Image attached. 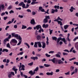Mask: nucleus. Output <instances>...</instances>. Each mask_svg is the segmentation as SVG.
Here are the masks:
<instances>
[{
  "instance_id": "obj_1",
  "label": "nucleus",
  "mask_w": 78,
  "mask_h": 78,
  "mask_svg": "<svg viewBox=\"0 0 78 78\" xmlns=\"http://www.w3.org/2000/svg\"><path fill=\"white\" fill-rule=\"evenodd\" d=\"M54 7V8L56 9H52L51 10V13H52V14H54L55 13V12H58V10L57 9H59V6L55 5Z\"/></svg>"
},
{
  "instance_id": "obj_2",
  "label": "nucleus",
  "mask_w": 78,
  "mask_h": 78,
  "mask_svg": "<svg viewBox=\"0 0 78 78\" xmlns=\"http://www.w3.org/2000/svg\"><path fill=\"white\" fill-rule=\"evenodd\" d=\"M59 20H61V21H62V20H63L62 19H61L60 17H59V16H58L57 19L54 20V22H57L58 24H60L61 26H62V22H61V21H59Z\"/></svg>"
},
{
  "instance_id": "obj_3",
  "label": "nucleus",
  "mask_w": 78,
  "mask_h": 78,
  "mask_svg": "<svg viewBox=\"0 0 78 78\" xmlns=\"http://www.w3.org/2000/svg\"><path fill=\"white\" fill-rule=\"evenodd\" d=\"M10 43L11 45H12L13 46H15L17 43V41L15 39H13L11 40Z\"/></svg>"
},
{
  "instance_id": "obj_4",
  "label": "nucleus",
  "mask_w": 78,
  "mask_h": 78,
  "mask_svg": "<svg viewBox=\"0 0 78 78\" xmlns=\"http://www.w3.org/2000/svg\"><path fill=\"white\" fill-rule=\"evenodd\" d=\"M20 66L19 68V71H20V70H23L24 71L25 70V65L23 64L22 65L21 63H20Z\"/></svg>"
},
{
  "instance_id": "obj_5",
  "label": "nucleus",
  "mask_w": 78,
  "mask_h": 78,
  "mask_svg": "<svg viewBox=\"0 0 78 78\" xmlns=\"http://www.w3.org/2000/svg\"><path fill=\"white\" fill-rule=\"evenodd\" d=\"M12 37H17V39H19V35L18 34H15V33H13L11 34Z\"/></svg>"
},
{
  "instance_id": "obj_6",
  "label": "nucleus",
  "mask_w": 78,
  "mask_h": 78,
  "mask_svg": "<svg viewBox=\"0 0 78 78\" xmlns=\"http://www.w3.org/2000/svg\"><path fill=\"white\" fill-rule=\"evenodd\" d=\"M19 6H21L22 5V7L23 8H25L26 9V6H25L26 5L23 2H22L20 3L19 5Z\"/></svg>"
},
{
  "instance_id": "obj_7",
  "label": "nucleus",
  "mask_w": 78,
  "mask_h": 78,
  "mask_svg": "<svg viewBox=\"0 0 78 78\" xmlns=\"http://www.w3.org/2000/svg\"><path fill=\"white\" fill-rule=\"evenodd\" d=\"M39 28L40 29H41V26L40 25H38L37 26H36V27H34V29L35 30H36V29H37V30H39Z\"/></svg>"
},
{
  "instance_id": "obj_8",
  "label": "nucleus",
  "mask_w": 78,
  "mask_h": 78,
  "mask_svg": "<svg viewBox=\"0 0 78 78\" xmlns=\"http://www.w3.org/2000/svg\"><path fill=\"white\" fill-rule=\"evenodd\" d=\"M19 42L17 44V45H20V44L22 43V38L21 37H20V35H19Z\"/></svg>"
},
{
  "instance_id": "obj_9",
  "label": "nucleus",
  "mask_w": 78,
  "mask_h": 78,
  "mask_svg": "<svg viewBox=\"0 0 78 78\" xmlns=\"http://www.w3.org/2000/svg\"><path fill=\"white\" fill-rule=\"evenodd\" d=\"M73 48H74L73 47H72V48L69 51V50H67V49H65V50H64L63 51H65L66 52H68V53H69V52H72V50H73Z\"/></svg>"
},
{
  "instance_id": "obj_10",
  "label": "nucleus",
  "mask_w": 78,
  "mask_h": 78,
  "mask_svg": "<svg viewBox=\"0 0 78 78\" xmlns=\"http://www.w3.org/2000/svg\"><path fill=\"white\" fill-rule=\"evenodd\" d=\"M30 23L31 24H32V25H35L36 23L35 22V21L34 20L32 19L30 21Z\"/></svg>"
},
{
  "instance_id": "obj_11",
  "label": "nucleus",
  "mask_w": 78,
  "mask_h": 78,
  "mask_svg": "<svg viewBox=\"0 0 78 78\" xmlns=\"http://www.w3.org/2000/svg\"><path fill=\"white\" fill-rule=\"evenodd\" d=\"M29 73L30 74L31 76H32V75H34L36 73V72H33V71L31 70L29 72Z\"/></svg>"
},
{
  "instance_id": "obj_12",
  "label": "nucleus",
  "mask_w": 78,
  "mask_h": 78,
  "mask_svg": "<svg viewBox=\"0 0 78 78\" xmlns=\"http://www.w3.org/2000/svg\"><path fill=\"white\" fill-rule=\"evenodd\" d=\"M16 66H13V68H12V70H14V71L15 72V74H16V73H17V71L18 70V69H16Z\"/></svg>"
},
{
  "instance_id": "obj_13",
  "label": "nucleus",
  "mask_w": 78,
  "mask_h": 78,
  "mask_svg": "<svg viewBox=\"0 0 78 78\" xmlns=\"http://www.w3.org/2000/svg\"><path fill=\"white\" fill-rule=\"evenodd\" d=\"M62 38L61 37H59L57 38V44H59V41H62Z\"/></svg>"
},
{
  "instance_id": "obj_14",
  "label": "nucleus",
  "mask_w": 78,
  "mask_h": 78,
  "mask_svg": "<svg viewBox=\"0 0 78 78\" xmlns=\"http://www.w3.org/2000/svg\"><path fill=\"white\" fill-rule=\"evenodd\" d=\"M30 58L31 59H33L34 61H35V60H37V59H38V57L37 56L35 57H30Z\"/></svg>"
},
{
  "instance_id": "obj_15",
  "label": "nucleus",
  "mask_w": 78,
  "mask_h": 78,
  "mask_svg": "<svg viewBox=\"0 0 78 78\" xmlns=\"http://www.w3.org/2000/svg\"><path fill=\"white\" fill-rule=\"evenodd\" d=\"M42 7L41 6H40L39 8V10H40L41 12H45V10L44 9H42Z\"/></svg>"
},
{
  "instance_id": "obj_16",
  "label": "nucleus",
  "mask_w": 78,
  "mask_h": 78,
  "mask_svg": "<svg viewBox=\"0 0 78 78\" xmlns=\"http://www.w3.org/2000/svg\"><path fill=\"white\" fill-rule=\"evenodd\" d=\"M75 8H73V7L71 6V8L69 9V10L70 11V12H72L73 11V10H75Z\"/></svg>"
},
{
  "instance_id": "obj_17",
  "label": "nucleus",
  "mask_w": 78,
  "mask_h": 78,
  "mask_svg": "<svg viewBox=\"0 0 78 78\" xmlns=\"http://www.w3.org/2000/svg\"><path fill=\"white\" fill-rule=\"evenodd\" d=\"M37 43L38 47H42V44H41V41H37Z\"/></svg>"
},
{
  "instance_id": "obj_18",
  "label": "nucleus",
  "mask_w": 78,
  "mask_h": 78,
  "mask_svg": "<svg viewBox=\"0 0 78 78\" xmlns=\"http://www.w3.org/2000/svg\"><path fill=\"white\" fill-rule=\"evenodd\" d=\"M42 27L43 28H48V24L45 25V24H44L42 25Z\"/></svg>"
},
{
  "instance_id": "obj_19",
  "label": "nucleus",
  "mask_w": 78,
  "mask_h": 78,
  "mask_svg": "<svg viewBox=\"0 0 78 78\" xmlns=\"http://www.w3.org/2000/svg\"><path fill=\"white\" fill-rule=\"evenodd\" d=\"M46 75H51V76H52L53 75V72H51V73H46Z\"/></svg>"
},
{
  "instance_id": "obj_20",
  "label": "nucleus",
  "mask_w": 78,
  "mask_h": 78,
  "mask_svg": "<svg viewBox=\"0 0 78 78\" xmlns=\"http://www.w3.org/2000/svg\"><path fill=\"white\" fill-rule=\"evenodd\" d=\"M42 48H45V47H46V44L45 42H42Z\"/></svg>"
},
{
  "instance_id": "obj_21",
  "label": "nucleus",
  "mask_w": 78,
  "mask_h": 78,
  "mask_svg": "<svg viewBox=\"0 0 78 78\" xmlns=\"http://www.w3.org/2000/svg\"><path fill=\"white\" fill-rule=\"evenodd\" d=\"M7 41H9V39L8 38H5L4 40L3 43L4 44H6V43Z\"/></svg>"
},
{
  "instance_id": "obj_22",
  "label": "nucleus",
  "mask_w": 78,
  "mask_h": 78,
  "mask_svg": "<svg viewBox=\"0 0 78 78\" xmlns=\"http://www.w3.org/2000/svg\"><path fill=\"white\" fill-rule=\"evenodd\" d=\"M43 23H48V19L46 18H44L43 20Z\"/></svg>"
},
{
  "instance_id": "obj_23",
  "label": "nucleus",
  "mask_w": 78,
  "mask_h": 78,
  "mask_svg": "<svg viewBox=\"0 0 78 78\" xmlns=\"http://www.w3.org/2000/svg\"><path fill=\"white\" fill-rule=\"evenodd\" d=\"M58 64H63V63H64V62L61 61V59L59 60L58 61Z\"/></svg>"
},
{
  "instance_id": "obj_24",
  "label": "nucleus",
  "mask_w": 78,
  "mask_h": 78,
  "mask_svg": "<svg viewBox=\"0 0 78 78\" xmlns=\"http://www.w3.org/2000/svg\"><path fill=\"white\" fill-rule=\"evenodd\" d=\"M39 70V67L38 66L36 67V68L33 71V72H37Z\"/></svg>"
},
{
  "instance_id": "obj_25",
  "label": "nucleus",
  "mask_w": 78,
  "mask_h": 78,
  "mask_svg": "<svg viewBox=\"0 0 78 78\" xmlns=\"http://www.w3.org/2000/svg\"><path fill=\"white\" fill-rule=\"evenodd\" d=\"M62 41H63V42L65 43V44H67V41H66V39H65V38H62Z\"/></svg>"
},
{
  "instance_id": "obj_26",
  "label": "nucleus",
  "mask_w": 78,
  "mask_h": 78,
  "mask_svg": "<svg viewBox=\"0 0 78 78\" xmlns=\"http://www.w3.org/2000/svg\"><path fill=\"white\" fill-rule=\"evenodd\" d=\"M69 26L68 25H64V28L65 30H67V29L68 28Z\"/></svg>"
},
{
  "instance_id": "obj_27",
  "label": "nucleus",
  "mask_w": 78,
  "mask_h": 78,
  "mask_svg": "<svg viewBox=\"0 0 78 78\" xmlns=\"http://www.w3.org/2000/svg\"><path fill=\"white\" fill-rule=\"evenodd\" d=\"M1 8H2V9L3 10L4 9V8H5V6H4V5H0Z\"/></svg>"
},
{
  "instance_id": "obj_28",
  "label": "nucleus",
  "mask_w": 78,
  "mask_h": 78,
  "mask_svg": "<svg viewBox=\"0 0 78 78\" xmlns=\"http://www.w3.org/2000/svg\"><path fill=\"white\" fill-rule=\"evenodd\" d=\"M37 42H35L34 45V47L35 48H37Z\"/></svg>"
},
{
  "instance_id": "obj_29",
  "label": "nucleus",
  "mask_w": 78,
  "mask_h": 78,
  "mask_svg": "<svg viewBox=\"0 0 78 78\" xmlns=\"http://www.w3.org/2000/svg\"><path fill=\"white\" fill-rule=\"evenodd\" d=\"M9 51L8 50L6 49H3L2 52H4V51H5L6 52H8Z\"/></svg>"
},
{
  "instance_id": "obj_30",
  "label": "nucleus",
  "mask_w": 78,
  "mask_h": 78,
  "mask_svg": "<svg viewBox=\"0 0 78 78\" xmlns=\"http://www.w3.org/2000/svg\"><path fill=\"white\" fill-rule=\"evenodd\" d=\"M49 34L50 35H51V34L53 33V30H51V29H49Z\"/></svg>"
},
{
  "instance_id": "obj_31",
  "label": "nucleus",
  "mask_w": 78,
  "mask_h": 78,
  "mask_svg": "<svg viewBox=\"0 0 78 78\" xmlns=\"http://www.w3.org/2000/svg\"><path fill=\"white\" fill-rule=\"evenodd\" d=\"M8 77L9 78H12V75H11V74H10V73H9L8 74Z\"/></svg>"
},
{
  "instance_id": "obj_32",
  "label": "nucleus",
  "mask_w": 78,
  "mask_h": 78,
  "mask_svg": "<svg viewBox=\"0 0 78 78\" xmlns=\"http://www.w3.org/2000/svg\"><path fill=\"white\" fill-rule=\"evenodd\" d=\"M24 45H27V46L28 47V48H30V45H29V44H28V43H27L25 42V43H24Z\"/></svg>"
},
{
  "instance_id": "obj_33",
  "label": "nucleus",
  "mask_w": 78,
  "mask_h": 78,
  "mask_svg": "<svg viewBox=\"0 0 78 78\" xmlns=\"http://www.w3.org/2000/svg\"><path fill=\"white\" fill-rule=\"evenodd\" d=\"M41 37L40 35H38L37 36V39H38V40L41 39Z\"/></svg>"
},
{
  "instance_id": "obj_34",
  "label": "nucleus",
  "mask_w": 78,
  "mask_h": 78,
  "mask_svg": "<svg viewBox=\"0 0 78 78\" xmlns=\"http://www.w3.org/2000/svg\"><path fill=\"white\" fill-rule=\"evenodd\" d=\"M45 18L46 19H50V17L49 16H45Z\"/></svg>"
},
{
  "instance_id": "obj_35",
  "label": "nucleus",
  "mask_w": 78,
  "mask_h": 78,
  "mask_svg": "<svg viewBox=\"0 0 78 78\" xmlns=\"http://www.w3.org/2000/svg\"><path fill=\"white\" fill-rule=\"evenodd\" d=\"M56 59V58H53V59H52V62H53V63H55V60Z\"/></svg>"
},
{
  "instance_id": "obj_36",
  "label": "nucleus",
  "mask_w": 78,
  "mask_h": 78,
  "mask_svg": "<svg viewBox=\"0 0 78 78\" xmlns=\"http://www.w3.org/2000/svg\"><path fill=\"white\" fill-rule=\"evenodd\" d=\"M44 66L45 67H48L50 66V65L47 64H44Z\"/></svg>"
},
{
  "instance_id": "obj_37",
  "label": "nucleus",
  "mask_w": 78,
  "mask_h": 78,
  "mask_svg": "<svg viewBox=\"0 0 78 78\" xmlns=\"http://www.w3.org/2000/svg\"><path fill=\"white\" fill-rule=\"evenodd\" d=\"M27 27L26 26H25L24 25H22V29H25L27 28Z\"/></svg>"
},
{
  "instance_id": "obj_38",
  "label": "nucleus",
  "mask_w": 78,
  "mask_h": 78,
  "mask_svg": "<svg viewBox=\"0 0 78 78\" xmlns=\"http://www.w3.org/2000/svg\"><path fill=\"white\" fill-rule=\"evenodd\" d=\"M70 69L71 70V71H73L74 69V67L73 66H72L70 67Z\"/></svg>"
},
{
  "instance_id": "obj_39",
  "label": "nucleus",
  "mask_w": 78,
  "mask_h": 78,
  "mask_svg": "<svg viewBox=\"0 0 78 78\" xmlns=\"http://www.w3.org/2000/svg\"><path fill=\"white\" fill-rule=\"evenodd\" d=\"M6 47H8V48H11V47L10 46V44H9V43H8L7 44Z\"/></svg>"
},
{
  "instance_id": "obj_40",
  "label": "nucleus",
  "mask_w": 78,
  "mask_h": 78,
  "mask_svg": "<svg viewBox=\"0 0 78 78\" xmlns=\"http://www.w3.org/2000/svg\"><path fill=\"white\" fill-rule=\"evenodd\" d=\"M20 72L21 76L22 77H23V76H24V75L23 74V73L21 72V70H20Z\"/></svg>"
},
{
  "instance_id": "obj_41",
  "label": "nucleus",
  "mask_w": 78,
  "mask_h": 78,
  "mask_svg": "<svg viewBox=\"0 0 78 78\" xmlns=\"http://www.w3.org/2000/svg\"><path fill=\"white\" fill-rule=\"evenodd\" d=\"M12 5H9L8 8V9H12Z\"/></svg>"
},
{
  "instance_id": "obj_42",
  "label": "nucleus",
  "mask_w": 78,
  "mask_h": 78,
  "mask_svg": "<svg viewBox=\"0 0 78 78\" xmlns=\"http://www.w3.org/2000/svg\"><path fill=\"white\" fill-rule=\"evenodd\" d=\"M52 38L53 40H55V41H56V40H57V37H52Z\"/></svg>"
},
{
  "instance_id": "obj_43",
  "label": "nucleus",
  "mask_w": 78,
  "mask_h": 78,
  "mask_svg": "<svg viewBox=\"0 0 78 78\" xmlns=\"http://www.w3.org/2000/svg\"><path fill=\"white\" fill-rule=\"evenodd\" d=\"M76 59V58H72L70 59H69V60L70 61H72V60H74V59Z\"/></svg>"
},
{
  "instance_id": "obj_44",
  "label": "nucleus",
  "mask_w": 78,
  "mask_h": 78,
  "mask_svg": "<svg viewBox=\"0 0 78 78\" xmlns=\"http://www.w3.org/2000/svg\"><path fill=\"white\" fill-rule=\"evenodd\" d=\"M65 75H69L70 74V71H69L68 72H67V73H65Z\"/></svg>"
},
{
  "instance_id": "obj_45",
  "label": "nucleus",
  "mask_w": 78,
  "mask_h": 78,
  "mask_svg": "<svg viewBox=\"0 0 78 78\" xmlns=\"http://www.w3.org/2000/svg\"><path fill=\"white\" fill-rule=\"evenodd\" d=\"M55 56L56 57H57V58H61V56H60V55H59V54H56Z\"/></svg>"
},
{
  "instance_id": "obj_46",
  "label": "nucleus",
  "mask_w": 78,
  "mask_h": 78,
  "mask_svg": "<svg viewBox=\"0 0 78 78\" xmlns=\"http://www.w3.org/2000/svg\"><path fill=\"white\" fill-rule=\"evenodd\" d=\"M78 39V36L75 37L74 39L73 40V41H76V40Z\"/></svg>"
},
{
  "instance_id": "obj_47",
  "label": "nucleus",
  "mask_w": 78,
  "mask_h": 78,
  "mask_svg": "<svg viewBox=\"0 0 78 78\" xmlns=\"http://www.w3.org/2000/svg\"><path fill=\"white\" fill-rule=\"evenodd\" d=\"M78 72V69L75 68L74 70V72L76 73Z\"/></svg>"
},
{
  "instance_id": "obj_48",
  "label": "nucleus",
  "mask_w": 78,
  "mask_h": 78,
  "mask_svg": "<svg viewBox=\"0 0 78 78\" xmlns=\"http://www.w3.org/2000/svg\"><path fill=\"white\" fill-rule=\"evenodd\" d=\"M33 62H32L31 63L28 64V66H33Z\"/></svg>"
},
{
  "instance_id": "obj_49",
  "label": "nucleus",
  "mask_w": 78,
  "mask_h": 78,
  "mask_svg": "<svg viewBox=\"0 0 78 78\" xmlns=\"http://www.w3.org/2000/svg\"><path fill=\"white\" fill-rule=\"evenodd\" d=\"M63 56H65V55H68V53H67L63 52Z\"/></svg>"
},
{
  "instance_id": "obj_50",
  "label": "nucleus",
  "mask_w": 78,
  "mask_h": 78,
  "mask_svg": "<svg viewBox=\"0 0 78 78\" xmlns=\"http://www.w3.org/2000/svg\"><path fill=\"white\" fill-rule=\"evenodd\" d=\"M45 56H46L47 57H50V55H48V54H45Z\"/></svg>"
},
{
  "instance_id": "obj_51",
  "label": "nucleus",
  "mask_w": 78,
  "mask_h": 78,
  "mask_svg": "<svg viewBox=\"0 0 78 78\" xmlns=\"http://www.w3.org/2000/svg\"><path fill=\"white\" fill-rule=\"evenodd\" d=\"M18 17L20 18H23V16L20 15H19Z\"/></svg>"
},
{
  "instance_id": "obj_52",
  "label": "nucleus",
  "mask_w": 78,
  "mask_h": 78,
  "mask_svg": "<svg viewBox=\"0 0 78 78\" xmlns=\"http://www.w3.org/2000/svg\"><path fill=\"white\" fill-rule=\"evenodd\" d=\"M74 64H76L77 66H78V62H73Z\"/></svg>"
},
{
  "instance_id": "obj_53",
  "label": "nucleus",
  "mask_w": 78,
  "mask_h": 78,
  "mask_svg": "<svg viewBox=\"0 0 78 78\" xmlns=\"http://www.w3.org/2000/svg\"><path fill=\"white\" fill-rule=\"evenodd\" d=\"M10 73L11 75H12L13 76H14V75H15V74H14V72H11Z\"/></svg>"
},
{
  "instance_id": "obj_54",
  "label": "nucleus",
  "mask_w": 78,
  "mask_h": 78,
  "mask_svg": "<svg viewBox=\"0 0 78 78\" xmlns=\"http://www.w3.org/2000/svg\"><path fill=\"white\" fill-rule=\"evenodd\" d=\"M27 12H31V10L30 9H27Z\"/></svg>"
},
{
  "instance_id": "obj_55",
  "label": "nucleus",
  "mask_w": 78,
  "mask_h": 78,
  "mask_svg": "<svg viewBox=\"0 0 78 78\" xmlns=\"http://www.w3.org/2000/svg\"><path fill=\"white\" fill-rule=\"evenodd\" d=\"M27 3H28V4H30V3H31V0H27Z\"/></svg>"
},
{
  "instance_id": "obj_56",
  "label": "nucleus",
  "mask_w": 78,
  "mask_h": 78,
  "mask_svg": "<svg viewBox=\"0 0 78 78\" xmlns=\"http://www.w3.org/2000/svg\"><path fill=\"white\" fill-rule=\"evenodd\" d=\"M31 29H32V27H29L27 29V30H31Z\"/></svg>"
},
{
  "instance_id": "obj_57",
  "label": "nucleus",
  "mask_w": 78,
  "mask_h": 78,
  "mask_svg": "<svg viewBox=\"0 0 78 78\" xmlns=\"http://www.w3.org/2000/svg\"><path fill=\"white\" fill-rule=\"evenodd\" d=\"M14 11H13L12 10H11L9 12V13L10 14H11V13H14Z\"/></svg>"
},
{
  "instance_id": "obj_58",
  "label": "nucleus",
  "mask_w": 78,
  "mask_h": 78,
  "mask_svg": "<svg viewBox=\"0 0 78 78\" xmlns=\"http://www.w3.org/2000/svg\"><path fill=\"white\" fill-rule=\"evenodd\" d=\"M60 70H59V69H57L55 70V72L56 73H57V72H59Z\"/></svg>"
},
{
  "instance_id": "obj_59",
  "label": "nucleus",
  "mask_w": 78,
  "mask_h": 78,
  "mask_svg": "<svg viewBox=\"0 0 78 78\" xmlns=\"http://www.w3.org/2000/svg\"><path fill=\"white\" fill-rule=\"evenodd\" d=\"M32 15L33 16H34V15H35V14H36V12L33 11L32 12Z\"/></svg>"
},
{
  "instance_id": "obj_60",
  "label": "nucleus",
  "mask_w": 78,
  "mask_h": 78,
  "mask_svg": "<svg viewBox=\"0 0 78 78\" xmlns=\"http://www.w3.org/2000/svg\"><path fill=\"white\" fill-rule=\"evenodd\" d=\"M35 1H33L31 3V4L32 5H35Z\"/></svg>"
},
{
  "instance_id": "obj_61",
  "label": "nucleus",
  "mask_w": 78,
  "mask_h": 78,
  "mask_svg": "<svg viewBox=\"0 0 78 78\" xmlns=\"http://www.w3.org/2000/svg\"><path fill=\"white\" fill-rule=\"evenodd\" d=\"M29 4H27L26 6V8H28L29 7Z\"/></svg>"
},
{
  "instance_id": "obj_62",
  "label": "nucleus",
  "mask_w": 78,
  "mask_h": 78,
  "mask_svg": "<svg viewBox=\"0 0 78 78\" xmlns=\"http://www.w3.org/2000/svg\"><path fill=\"white\" fill-rule=\"evenodd\" d=\"M11 34H9V35L8 39H11Z\"/></svg>"
},
{
  "instance_id": "obj_63",
  "label": "nucleus",
  "mask_w": 78,
  "mask_h": 78,
  "mask_svg": "<svg viewBox=\"0 0 78 78\" xmlns=\"http://www.w3.org/2000/svg\"><path fill=\"white\" fill-rule=\"evenodd\" d=\"M5 12H2V13L1 14V16H4V15H5Z\"/></svg>"
},
{
  "instance_id": "obj_64",
  "label": "nucleus",
  "mask_w": 78,
  "mask_h": 78,
  "mask_svg": "<svg viewBox=\"0 0 78 78\" xmlns=\"http://www.w3.org/2000/svg\"><path fill=\"white\" fill-rule=\"evenodd\" d=\"M55 52L53 51H50L49 52V53H53Z\"/></svg>"
}]
</instances>
